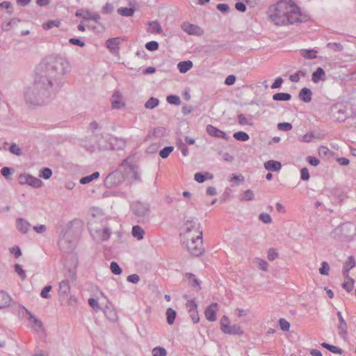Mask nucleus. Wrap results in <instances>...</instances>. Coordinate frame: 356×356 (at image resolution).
<instances>
[{
    "label": "nucleus",
    "instance_id": "f257e3e1",
    "mask_svg": "<svg viewBox=\"0 0 356 356\" xmlns=\"http://www.w3.org/2000/svg\"><path fill=\"white\" fill-rule=\"evenodd\" d=\"M70 71V65L67 58L60 55L45 58L38 65L37 73L50 81L54 89L63 88L65 76Z\"/></svg>",
    "mask_w": 356,
    "mask_h": 356
},
{
    "label": "nucleus",
    "instance_id": "f03ea898",
    "mask_svg": "<svg viewBox=\"0 0 356 356\" xmlns=\"http://www.w3.org/2000/svg\"><path fill=\"white\" fill-rule=\"evenodd\" d=\"M60 90L54 89L50 81L36 72L33 85L24 92V99L29 106H42L49 102Z\"/></svg>",
    "mask_w": 356,
    "mask_h": 356
},
{
    "label": "nucleus",
    "instance_id": "7ed1b4c3",
    "mask_svg": "<svg viewBox=\"0 0 356 356\" xmlns=\"http://www.w3.org/2000/svg\"><path fill=\"white\" fill-rule=\"evenodd\" d=\"M97 147L102 149H121L125 146V140L115 135H95Z\"/></svg>",
    "mask_w": 356,
    "mask_h": 356
},
{
    "label": "nucleus",
    "instance_id": "20e7f679",
    "mask_svg": "<svg viewBox=\"0 0 356 356\" xmlns=\"http://www.w3.org/2000/svg\"><path fill=\"white\" fill-rule=\"evenodd\" d=\"M288 3L289 0H282L270 9L269 17L275 25L287 24Z\"/></svg>",
    "mask_w": 356,
    "mask_h": 356
},
{
    "label": "nucleus",
    "instance_id": "39448f33",
    "mask_svg": "<svg viewBox=\"0 0 356 356\" xmlns=\"http://www.w3.org/2000/svg\"><path fill=\"white\" fill-rule=\"evenodd\" d=\"M202 236V228L199 220L194 218L187 219L180 234L181 240Z\"/></svg>",
    "mask_w": 356,
    "mask_h": 356
},
{
    "label": "nucleus",
    "instance_id": "423d86ee",
    "mask_svg": "<svg viewBox=\"0 0 356 356\" xmlns=\"http://www.w3.org/2000/svg\"><path fill=\"white\" fill-rule=\"evenodd\" d=\"M181 241L187 251L193 256H200L204 251L202 236L182 239Z\"/></svg>",
    "mask_w": 356,
    "mask_h": 356
},
{
    "label": "nucleus",
    "instance_id": "0eeeda50",
    "mask_svg": "<svg viewBox=\"0 0 356 356\" xmlns=\"http://www.w3.org/2000/svg\"><path fill=\"white\" fill-rule=\"evenodd\" d=\"M120 168L124 173L125 178H128L132 181H140V175L138 172V168L129 162V159H124L121 165Z\"/></svg>",
    "mask_w": 356,
    "mask_h": 356
},
{
    "label": "nucleus",
    "instance_id": "6e6552de",
    "mask_svg": "<svg viewBox=\"0 0 356 356\" xmlns=\"http://www.w3.org/2000/svg\"><path fill=\"white\" fill-rule=\"evenodd\" d=\"M287 24L299 23L306 21V17H302L299 8L291 1L289 0Z\"/></svg>",
    "mask_w": 356,
    "mask_h": 356
},
{
    "label": "nucleus",
    "instance_id": "1a4fd4ad",
    "mask_svg": "<svg viewBox=\"0 0 356 356\" xmlns=\"http://www.w3.org/2000/svg\"><path fill=\"white\" fill-rule=\"evenodd\" d=\"M124 180L125 175L121 169L108 175L104 180V185L107 188H113L122 184Z\"/></svg>",
    "mask_w": 356,
    "mask_h": 356
},
{
    "label": "nucleus",
    "instance_id": "9d476101",
    "mask_svg": "<svg viewBox=\"0 0 356 356\" xmlns=\"http://www.w3.org/2000/svg\"><path fill=\"white\" fill-rule=\"evenodd\" d=\"M90 231L92 238L97 242H102L108 240L111 236V230L106 227H99L94 223L90 224Z\"/></svg>",
    "mask_w": 356,
    "mask_h": 356
},
{
    "label": "nucleus",
    "instance_id": "9b49d317",
    "mask_svg": "<svg viewBox=\"0 0 356 356\" xmlns=\"http://www.w3.org/2000/svg\"><path fill=\"white\" fill-rule=\"evenodd\" d=\"M132 213L139 219H145L149 217L150 209L148 204L141 202H134L131 204Z\"/></svg>",
    "mask_w": 356,
    "mask_h": 356
},
{
    "label": "nucleus",
    "instance_id": "f8f14e48",
    "mask_svg": "<svg viewBox=\"0 0 356 356\" xmlns=\"http://www.w3.org/2000/svg\"><path fill=\"white\" fill-rule=\"evenodd\" d=\"M26 313L28 315V321L29 327L35 332L38 334H42L44 332V328L42 322L36 318L32 313L28 309H25Z\"/></svg>",
    "mask_w": 356,
    "mask_h": 356
},
{
    "label": "nucleus",
    "instance_id": "ddd939ff",
    "mask_svg": "<svg viewBox=\"0 0 356 356\" xmlns=\"http://www.w3.org/2000/svg\"><path fill=\"white\" fill-rule=\"evenodd\" d=\"M76 278V275L74 271L70 273L67 280H63L59 284L58 293L60 296H67L70 292V281H74Z\"/></svg>",
    "mask_w": 356,
    "mask_h": 356
},
{
    "label": "nucleus",
    "instance_id": "4468645a",
    "mask_svg": "<svg viewBox=\"0 0 356 356\" xmlns=\"http://www.w3.org/2000/svg\"><path fill=\"white\" fill-rule=\"evenodd\" d=\"M339 324L337 325L338 333L341 338L345 339L348 334V325L341 312H337Z\"/></svg>",
    "mask_w": 356,
    "mask_h": 356
},
{
    "label": "nucleus",
    "instance_id": "2eb2a0df",
    "mask_svg": "<svg viewBox=\"0 0 356 356\" xmlns=\"http://www.w3.org/2000/svg\"><path fill=\"white\" fill-rule=\"evenodd\" d=\"M75 15L78 17H81L84 19H91L97 22L100 16L99 14L92 13L88 10L79 9L76 11Z\"/></svg>",
    "mask_w": 356,
    "mask_h": 356
},
{
    "label": "nucleus",
    "instance_id": "dca6fc26",
    "mask_svg": "<svg viewBox=\"0 0 356 356\" xmlns=\"http://www.w3.org/2000/svg\"><path fill=\"white\" fill-rule=\"evenodd\" d=\"M181 29L189 35L200 36L203 34V31L200 27L187 22L181 24Z\"/></svg>",
    "mask_w": 356,
    "mask_h": 356
},
{
    "label": "nucleus",
    "instance_id": "f3484780",
    "mask_svg": "<svg viewBox=\"0 0 356 356\" xmlns=\"http://www.w3.org/2000/svg\"><path fill=\"white\" fill-rule=\"evenodd\" d=\"M218 303L214 302L209 305L205 309L204 315L207 320L211 322L216 321V312L218 311Z\"/></svg>",
    "mask_w": 356,
    "mask_h": 356
},
{
    "label": "nucleus",
    "instance_id": "a211bd4d",
    "mask_svg": "<svg viewBox=\"0 0 356 356\" xmlns=\"http://www.w3.org/2000/svg\"><path fill=\"white\" fill-rule=\"evenodd\" d=\"M187 307H188V313L194 323H197L200 321L199 315L197 311V305L194 301H188L186 303Z\"/></svg>",
    "mask_w": 356,
    "mask_h": 356
},
{
    "label": "nucleus",
    "instance_id": "6ab92c4d",
    "mask_svg": "<svg viewBox=\"0 0 356 356\" xmlns=\"http://www.w3.org/2000/svg\"><path fill=\"white\" fill-rule=\"evenodd\" d=\"M356 262L353 256L348 257L347 261L344 263L343 266V275L345 277H348L349 271L355 266Z\"/></svg>",
    "mask_w": 356,
    "mask_h": 356
},
{
    "label": "nucleus",
    "instance_id": "aec40b11",
    "mask_svg": "<svg viewBox=\"0 0 356 356\" xmlns=\"http://www.w3.org/2000/svg\"><path fill=\"white\" fill-rule=\"evenodd\" d=\"M265 169L268 171L278 172L282 168V164L280 161L269 160L264 163Z\"/></svg>",
    "mask_w": 356,
    "mask_h": 356
},
{
    "label": "nucleus",
    "instance_id": "412c9836",
    "mask_svg": "<svg viewBox=\"0 0 356 356\" xmlns=\"http://www.w3.org/2000/svg\"><path fill=\"white\" fill-rule=\"evenodd\" d=\"M30 223L25 219L19 218L16 220V227L19 232L26 234L29 230Z\"/></svg>",
    "mask_w": 356,
    "mask_h": 356
},
{
    "label": "nucleus",
    "instance_id": "4be33fe9",
    "mask_svg": "<svg viewBox=\"0 0 356 356\" xmlns=\"http://www.w3.org/2000/svg\"><path fill=\"white\" fill-rule=\"evenodd\" d=\"M312 92L307 88H303L300 90L298 94V97L302 102L309 103L312 101Z\"/></svg>",
    "mask_w": 356,
    "mask_h": 356
},
{
    "label": "nucleus",
    "instance_id": "5701e85b",
    "mask_svg": "<svg viewBox=\"0 0 356 356\" xmlns=\"http://www.w3.org/2000/svg\"><path fill=\"white\" fill-rule=\"evenodd\" d=\"M325 72L324 70L319 67L316 69V70L313 72L312 75V80L314 83H318L320 81H325Z\"/></svg>",
    "mask_w": 356,
    "mask_h": 356
},
{
    "label": "nucleus",
    "instance_id": "b1692460",
    "mask_svg": "<svg viewBox=\"0 0 356 356\" xmlns=\"http://www.w3.org/2000/svg\"><path fill=\"white\" fill-rule=\"evenodd\" d=\"M12 298L5 291H0V308H6L10 306Z\"/></svg>",
    "mask_w": 356,
    "mask_h": 356
},
{
    "label": "nucleus",
    "instance_id": "393cba45",
    "mask_svg": "<svg viewBox=\"0 0 356 356\" xmlns=\"http://www.w3.org/2000/svg\"><path fill=\"white\" fill-rule=\"evenodd\" d=\"M120 41V38H110L106 41V47L111 51L115 52L118 50Z\"/></svg>",
    "mask_w": 356,
    "mask_h": 356
},
{
    "label": "nucleus",
    "instance_id": "a878e982",
    "mask_svg": "<svg viewBox=\"0 0 356 356\" xmlns=\"http://www.w3.org/2000/svg\"><path fill=\"white\" fill-rule=\"evenodd\" d=\"M111 104L114 108H120L124 106V104L122 102V95L120 92L115 91L114 92L112 97Z\"/></svg>",
    "mask_w": 356,
    "mask_h": 356
},
{
    "label": "nucleus",
    "instance_id": "bb28decb",
    "mask_svg": "<svg viewBox=\"0 0 356 356\" xmlns=\"http://www.w3.org/2000/svg\"><path fill=\"white\" fill-rule=\"evenodd\" d=\"M224 333L233 335H242L243 331L239 325L234 324L232 326L229 325Z\"/></svg>",
    "mask_w": 356,
    "mask_h": 356
},
{
    "label": "nucleus",
    "instance_id": "cd10ccee",
    "mask_svg": "<svg viewBox=\"0 0 356 356\" xmlns=\"http://www.w3.org/2000/svg\"><path fill=\"white\" fill-rule=\"evenodd\" d=\"M193 67L191 60L181 61L177 65V68L181 73H186Z\"/></svg>",
    "mask_w": 356,
    "mask_h": 356
},
{
    "label": "nucleus",
    "instance_id": "c85d7f7f",
    "mask_svg": "<svg viewBox=\"0 0 356 356\" xmlns=\"http://www.w3.org/2000/svg\"><path fill=\"white\" fill-rule=\"evenodd\" d=\"M131 233L134 238H137L138 240H142L144 237L145 231L139 225H134L132 227Z\"/></svg>",
    "mask_w": 356,
    "mask_h": 356
},
{
    "label": "nucleus",
    "instance_id": "c756f323",
    "mask_svg": "<svg viewBox=\"0 0 356 356\" xmlns=\"http://www.w3.org/2000/svg\"><path fill=\"white\" fill-rule=\"evenodd\" d=\"M207 179H213V175L209 172H206L205 174L197 172L194 175V179L198 183H203Z\"/></svg>",
    "mask_w": 356,
    "mask_h": 356
},
{
    "label": "nucleus",
    "instance_id": "7c9ffc66",
    "mask_svg": "<svg viewBox=\"0 0 356 356\" xmlns=\"http://www.w3.org/2000/svg\"><path fill=\"white\" fill-rule=\"evenodd\" d=\"M317 51L314 49H301L300 55L306 59H313L317 57Z\"/></svg>",
    "mask_w": 356,
    "mask_h": 356
},
{
    "label": "nucleus",
    "instance_id": "2f4dec72",
    "mask_svg": "<svg viewBox=\"0 0 356 356\" xmlns=\"http://www.w3.org/2000/svg\"><path fill=\"white\" fill-rule=\"evenodd\" d=\"M27 185L38 188L42 186V181L39 178L35 177L29 175Z\"/></svg>",
    "mask_w": 356,
    "mask_h": 356
},
{
    "label": "nucleus",
    "instance_id": "473e14b6",
    "mask_svg": "<svg viewBox=\"0 0 356 356\" xmlns=\"http://www.w3.org/2000/svg\"><path fill=\"white\" fill-rule=\"evenodd\" d=\"M167 323L169 325H172L175 322L177 312L172 308H168L165 312Z\"/></svg>",
    "mask_w": 356,
    "mask_h": 356
},
{
    "label": "nucleus",
    "instance_id": "72a5a7b5",
    "mask_svg": "<svg viewBox=\"0 0 356 356\" xmlns=\"http://www.w3.org/2000/svg\"><path fill=\"white\" fill-rule=\"evenodd\" d=\"M326 47L333 52H341L343 50V46L340 42H328Z\"/></svg>",
    "mask_w": 356,
    "mask_h": 356
},
{
    "label": "nucleus",
    "instance_id": "f704fd0d",
    "mask_svg": "<svg viewBox=\"0 0 356 356\" xmlns=\"http://www.w3.org/2000/svg\"><path fill=\"white\" fill-rule=\"evenodd\" d=\"M149 32L152 33H161L162 32L161 26L159 22L156 21L149 22Z\"/></svg>",
    "mask_w": 356,
    "mask_h": 356
},
{
    "label": "nucleus",
    "instance_id": "c9c22d12",
    "mask_svg": "<svg viewBox=\"0 0 356 356\" xmlns=\"http://www.w3.org/2000/svg\"><path fill=\"white\" fill-rule=\"evenodd\" d=\"M291 99V95L286 92H278L273 95V99L275 101H289Z\"/></svg>",
    "mask_w": 356,
    "mask_h": 356
},
{
    "label": "nucleus",
    "instance_id": "e433bc0d",
    "mask_svg": "<svg viewBox=\"0 0 356 356\" xmlns=\"http://www.w3.org/2000/svg\"><path fill=\"white\" fill-rule=\"evenodd\" d=\"M19 22H20V19L13 18L7 22H3L1 24V29L4 31H8L13 26L17 25V23Z\"/></svg>",
    "mask_w": 356,
    "mask_h": 356
},
{
    "label": "nucleus",
    "instance_id": "4c0bfd02",
    "mask_svg": "<svg viewBox=\"0 0 356 356\" xmlns=\"http://www.w3.org/2000/svg\"><path fill=\"white\" fill-rule=\"evenodd\" d=\"M99 172H95L92 174H91L90 175L82 177L79 181L81 184H86L91 182L92 181H93L95 179H97V178H99Z\"/></svg>",
    "mask_w": 356,
    "mask_h": 356
},
{
    "label": "nucleus",
    "instance_id": "58836bf2",
    "mask_svg": "<svg viewBox=\"0 0 356 356\" xmlns=\"http://www.w3.org/2000/svg\"><path fill=\"white\" fill-rule=\"evenodd\" d=\"M322 346L327 350H329L330 352L333 353H337V354H342L343 353V350L341 348L337 347V346H333V345H330L329 343H323L322 344Z\"/></svg>",
    "mask_w": 356,
    "mask_h": 356
},
{
    "label": "nucleus",
    "instance_id": "ea45409f",
    "mask_svg": "<svg viewBox=\"0 0 356 356\" xmlns=\"http://www.w3.org/2000/svg\"><path fill=\"white\" fill-rule=\"evenodd\" d=\"M152 356H167V350L161 346H156L152 350Z\"/></svg>",
    "mask_w": 356,
    "mask_h": 356
},
{
    "label": "nucleus",
    "instance_id": "a19ab883",
    "mask_svg": "<svg viewBox=\"0 0 356 356\" xmlns=\"http://www.w3.org/2000/svg\"><path fill=\"white\" fill-rule=\"evenodd\" d=\"M118 13L122 16L130 17L134 13V9L132 8H120Z\"/></svg>",
    "mask_w": 356,
    "mask_h": 356
},
{
    "label": "nucleus",
    "instance_id": "79ce46f5",
    "mask_svg": "<svg viewBox=\"0 0 356 356\" xmlns=\"http://www.w3.org/2000/svg\"><path fill=\"white\" fill-rule=\"evenodd\" d=\"M321 135H303L301 136L298 140L300 142L309 143L313 140V139H323V137H321Z\"/></svg>",
    "mask_w": 356,
    "mask_h": 356
},
{
    "label": "nucleus",
    "instance_id": "37998d69",
    "mask_svg": "<svg viewBox=\"0 0 356 356\" xmlns=\"http://www.w3.org/2000/svg\"><path fill=\"white\" fill-rule=\"evenodd\" d=\"M159 101L155 97H150L145 104L146 108L153 109L159 105Z\"/></svg>",
    "mask_w": 356,
    "mask_h": 356
},
{
    "label": "nucleus",
    "instance_id": "c03bdc74",
    "mask_svg": "<svg viewBox=\"0 0 356 356\" xmlns=\"http://www.w3.org/2000/svg\"><path fill=\"white\" fill-rule=\"evenodd\" d=\"M254 262L257 265V266L262 270L266 271L268 268V264L266 261L261 259L260 258H255Z\"/></svg>",
    "mask_w": 356,
    "mask_h": 356
},
{
    "label": "nucleus",
    "instance_id": "a18cd8bd",
    "mask_svg": "<svg viewBox=\"0 0 356 356\" xmlns=\"http://www.w3.org/2000/svg\"><path fill=\"white\" fill-rule=\"evenodd\" d=\"M52 175V171L49 168H44L39 172V177L44 179H49Z\"/></svg>",
    "mask_w": 356,
    "mask_h": 356
},
{
    "label": "nucleus",
    "instance_id": "49530a36",
    "mask_svg": "<svg viewBox=\"0 0 356 356\" xmlns=\"http://www.w3.org/2000/svg\"><path fill=\"white\" fill-rule=\"evenodd\" d=\"M173 149H174V147H172V146L165 147L159 152V156L162 159H166L168 157L170 154L173 151Z\"/></svg>",
    "mask_w": 356,
    "mask_h": 356
},
{
    "label": "nucleus",
    "instance_id": "de8ad7c7",
    "mask_svg": "<svg viewBox=\"0 0 356 356\" xmlns=\"http://www.w3.org/2000/svg\"><path fill=\"white\" fill-rule=\"evenodd\" d=\"M254 194L252 191L251 190H246L245 191L241 197V200H245V201H250L254 200Z\"/></svg>",
    "mask_w": 356,
    "mask_h": 356
},
{
    "label": "nucleus",
    "instance_id": "09e8293b",
    "mask_svg": "<svg viewBox=\"0 0 356 356\" xmlns=\"http://www.w3.org/2000/svg\"><path fill=\"white\" fill-rule=\"evenodd\" d=\"M110 268H111V272L114 275H120L122 273V268L118 264V263L115 262V261H112L111 263Z\"/></svg>",
    "mask_w": 356,
    "mask_h": 356
},
{
    "label": "nucleus",
    "instance_id": "8fccbe9b",
    "mask_svg": "<svg viewBox=\"0 0 356 356\" xmlns=\"http://www.w3.org/2000/svg\"><path fill=\"white\" fill-rule=\"evenodd\" d=\"M167 102L173 105H179L181 104V100L179 96L177 95H168L166 98Z\"/></svg>",
    "mask_w": 356,
    "mask_h": 356
},
{
    "label": "nucleus",
    "instance_id": "3c124183",
    "mask_svg": "<svg viewBox=\"0 0 356 356\" xmlns=\"http://www.w3.org/2000/svg\"><path fill=\"white\" fill-rule=\"evenodd\" d=\"M277 129L281 131H289L292 129V124L289 122L278 123Z\"/></svg>",
    "mask_w": 356,
    "mask_h": 356
},
{
    "label": "nucleus",
    "instance_id": "603ef678",
    "mask_svg": "<svg viewBox=\"0 0 356 356\" xmlns=\"http://www.w3.org/2000/svg\"><path fill=\"white\" fill-rule=\"evenodd\" d=\"M259 219L265 224H270L272 222V218L267 213H261L259 216Z\"/></svg>",
    "mask_w": 356,
    "mask_h": 356
},
{
    "label": "nucleus",
    "instance_id": "864d4df0",
    "mask_svg": "<svg viewBox=\"0 0 356 356\" xmlns=\"http://www.w3.org/2000/svg\"><path fill=\"white\" fill-rule=\"evenodd\" d=\"M229 326V321L227 316H223L220 319V329L222 332H225L227 327Z\"/></svg>",
    "mask_w": 356,
    "mask_h": 356
},
{
    "label": "nucleus",
    "instance_id": "5fc2aeb1",
    "mask_svg": "<svg viewBox=\"0 0 356 356\" xmlns=\"http://www.w3.org/2000/svg\"><path fill=\"white\" fill-rule=\"evenodd\" d=\"M105 314L108 319H110L111 321H115L118 318L117 312L113 309L108 308L105 311Z\"/></svg>",
    "mask_w": 356,
    "mask_h": 356
},
{
    "label": "nucleus",
    "instance_id": "6e6d98bb",
    "mask_svg": "<svg viewBox=\"0 0 356 356\" xmlns=\"http://www.w3.org/2000/svg\"><path fill=\"white\" fill-rule=\"evenodd\" d=\"M330 271V266L327 262L323 261L321 267L319 268V273L323 275H327Z\"/></svg>",
    "mask_w": 356,
    "mask_h": 356
},
{
    "label": "nucleus",
    "instance_id": "4d7b16f0",
    "mask_svg": "<svg viewBox=\"0 0 356 356\" xmlns=\"http://www.w3.org/2000/svg\"><path fill=\"white\" fill-rule=\"evenodd\" d=\"M348 280L343 284V288L346 289L348 292H350L352 291L353 288V283L354 281L352 278H350L349 276L348 277H346Z\"/></svg>",
    "mask_w": 356,
    "mask_h": 356
},
{
    "label": "nucleus",
    "instance_id": "13d9d810",
    "mask_svg": "<svg viewBox=\"0 0 356 356\" xmlns=\"http://www.w3.org/2000/svg\"><path fill=\"white\" fill-rule=\"evenodd\" d=\"M59 24H60V22H58V21L50 20L46 23H44L42 25V27L45 30H49V29L53 28L54 26H58Z\"/></svg>",
    "mask_w": 356,
    "mask_h": 356
},
{
    "label": "nucleus",
    "instance_id": "bf43d9fd",
    "mask_svg": "<svg viewBox=\"0 0 356 356\" xmlns=\"http://www.w3.org/2000/svg\"><path fill=\"white\" fill-rule=\"evenodd\" d=\"M52 287L50 285L44 286L40 293L41 297L43 298L49 299L51 298V295L49 294L50 291L51 290Z\"/></svg>",
    "mask_w": 356,
    "mask_h": 356
},
{
    "label": "nucleus",
    "instance_id": "052dcab7",
    "mask_svg": "<svg viewBox=\"0 0 356 356\" xmlns=\"http://www.w3.org/2000/svg\"><path fill=\"white\" fill-rule=\"evenodd\" d=\"M145 47L149 51H156L159 49V43L156 41H150L146 43Z\"/></svg>",
    "mask_w": 356,
    "mask_h": 356
},
{
    "label": "nucleus",
    "instance_id": "680f3d73",
    "mask_svg": "<svg viewBox=\"0 0 356 356\" xmlns=\"http://www.w3.org/2000/svg\"><path fill=\"white\" fill-rule=\"evenodd\" d=\"M279 325L282 330L288 331L290 328L289 323L284 318H280L279 321Z\"/></svg>",
    "mask_w": 356,
    "mask_h": 356
},
{
    "label": "nucleus",
    "instance_id": "e2e57ef3",
    "mask_svg": "<svg viewBox=\"0 0 356 356\" xmlns=\"http://www.w3.org/2000/svg\"><path fill=\"white\" fill-rule=\"evenodd\" d=\"M0 7L2 8H6L8 10V13L11 15L13 13V10L12 8V4L10 1H3L0 3Z\"/></svg>",
    "mask_w": 356,
    "mask_h": 356
},
{
    "label": "nucleus",
    "instance_id": "0e129e2a",
    "mask_svg": "<svg viewBox=\"0 0 356 356\" xmlns=\"http://www.w3.org/2000/svg\"><path fill=\"white\" fill-rule=\"evenodd\" d=\"M88 304L96 312H97L100 309L99 305L97 300L95 298H89Z\"/></svg>",
    "mask_w": 356,
    "mask_h": 356
},
{
    "label": "nucleus",
    "instance_id": "69168bd1",
    "mask_svg": "<svg viewBox=\"0 0 356 356\" xmlns=\"http://www.w3.org/2000/svg\"><path fill=\"white\" fill-rule=\"evenodd\" d=\"M12 172V169L8 167H3L1 170V175L7 179H10Z\"/></svg>",
    "mask_w": 356,
    "mask_h": 356
},
{
    "label": "nucleus",
    "instance_id": "338daca9",
    "mask_svg": "<svg viewBox=\"0 0 356 356\" xmlns=\"http://www.w3.org/2000/svg\"><path fill=\"white\" fill-rule=\"evenodd\" d=\"M10 252L15 255L16 258L19 257L22 255V251L19 246H13L10 248Z\"/></svg>",
    "mask_w": 356,
    "mask_h": 356
},
{
    "label": "nucleus",
    "instance_id": "774afa93",
    "mask_svg": "<svg viewBox=\"0 0 356 356\" xmlns=\"http://www.w3.org/2000/svg\"><path fill=\"white\" fill-rule=\"evenodd\" d=\"M10 151L11 153L19 156L22 154L21 149L15 143L12 144L10 147Z\"/></svg>",
    "mask_w": 356,
    "mask_h": 356
}]
</instances>
